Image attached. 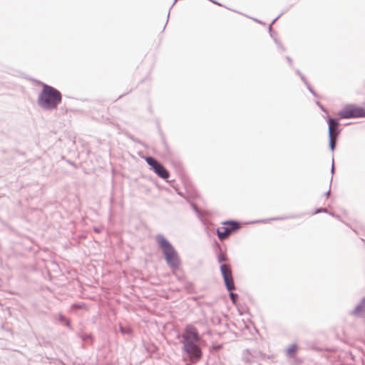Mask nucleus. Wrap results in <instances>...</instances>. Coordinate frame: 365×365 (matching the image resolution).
Returning <instances> with one entry per match:
<instances>
[{
    "instance_id": "obj_1",
    "label": "nucleus",
    "mask_w": 365,
    "mask_h": 365,
    "mask_svg": "<svg viewBox=\"0 0 365 365\" xmlns=\"http://www.w3.org/2000/svg\"><path fill=\"white\" fill-rule=\"evenodd\" d=\"M177 338L182 339L180 341L182 344V350L190 361L197 362L200 360L202 351L198 344L200 335L196 327L191 324L187 325L184 331L178 334Z\"/></svg>"
},
{
    "instance_id": "obj_2",
    "label": "nucleus",
    "mask_w": 365,
    "mask_h": 365,
    "mask_svg": "<svg viewBox=\"0 0 365 365\" xmlns=\"http://www.w3.org/2000/svg\"><path fill=\"white\" fill-rule=\"evenodd\" d=\"M42 90L38 93L37 103L39 107L45 110H52L58 108L62 101V94L56 88L38 81Z\"/></svg>"
},
{
    "instance_id": "obj_3",
    "label": "nucleus",
    "mask_w": 365,
    "mask_h": 365,
    "mask_svg": "<svg viewBox=\"0 0 365 365\" xmlns=\"http://www.w3.org/2000/svg\"><path fill=\"white\" fill-rule=\"evenodd\" d=\"M155 240L167 265L173 270L178 269L181 264V259L172 243L163 234H158Z\"/></svg>"
},
{
    "instance_id": "obj_4",
    "label": "nucleus",
    "mask_w": 365,
    "mask_h": 365,
    "mask_svg": "<svg viewBox=\"0 0 365 365\" xmlns=\"http://www.w3.org/2000/svg\"><path fill=\"white\" fill-rule=\"evenodd\" d=\"M220 273L227 290L229 292V297L234 304H237L239 295L232 292L235 289L234 278L232 276V269L230 264H221L220 265Z\"/></svg>"
},
{
    "instance_id": "obj_5",
    "label": "nucleus",
    "mask_w": 365,
    "mask_h": 365,
    "mask_svg": "<svg viewBox=\"0 0 365 365\" xmlns=\"http://www.w3.org/2000/svg\"><path fill=\"white\" fill-rule=\"evenodd\" d=\"M326 119L328 124L329 148L331 152H334L341 131L339 128L340 123L339 119L330 115H327Z\"/></svg>"
},
{
    "instance_id": "obj_6",
    "label": "nucleus",
    "mask_w": 365,
    "mask_h": 365,
    "mask_svg": "<svg viewBox=\"0 0 365 365\" xmlns=\"http://www.w3.org/2000/svg\"><path fill=\"white\" fill-rule=\"evenodd\" d=\"M337 115L341 119L365 118V108L354 103L346 104Z\"/></svg>"
},
{
    "instance_id": "obj_7",
    "label": "nucleus",
    "mask_w": 365,
    "mask_h": 365,
    "mask_svg": "<svg viewBox=\"0 0 365 365\" xmlns=\"http://www.w3.org/2000/svg\"><path fill=\"white\" fill-rule=\"evenodd\" d=\"M145 160L150 167V169L160 178L164 180H167L169 178V171L156 158L153 156H147Z\"/></svg>"
},
{
    "instance_id": "obj_8",
    "label": "nucleus",
    "mask_w": 365,
    "mask_h": 365,
    "mask_svg": "<svg viewBox=\"0 0 365 365\" xmlns=\"http://www.w3.org/2000/svg\"><path fill=\"white\" fill-rule=\"evenodd\" d=\"M350 314L357 318L365 319V297H363L355 308L350 312Z\"/></svg>"
},
{
    "instance_id": "obj_9",
    "label": "nucleus",
    "mask_w": 365,
    "mask_h": 365,
    "mask_svg": "<svg viewBox=\"0 0 365 365\" xmlns=\"http://www.w3.org/2000/svg\"><path fill=\"white\" fill-rule=\"evenodd\" d=\"M222 225H226L232 235L237 232L240 227V222L234 220H227L222 222Z\"/></svg>"
},
{
    "instance_id": "obj_10",
    "label": "nucleus",
    "mask_w": 365,
    "mask_h": 365,
    "mask_svg": "<svg viewBox=\"0 0 365 365\" xmlns=\"http://www.w3.org/2000/svg\"><path fill=\"white\" fill-rule=\"evenodd\" d=\"M216 234L217 235V237L220 240H223L227 239L230 235H231V232H230L229 229L225 226H223L220 228H217L216 230Z\"/></svg>"
},
{
    "instance_id": "obj_11",
    "label": "nucleus",
    "mask_w": 365,
    "mask_h": 365,
    "mask_svg": "<svg viewBox=\"0 0 365 365\" xmlns=\"http://www.w3.org/2000/svg\"><path fill=\"white\" fill-rule=\"evenodd\" d=\"M297 217V216L295 215H289V216H281V217H272V218H269V219L258 220L252 221L250 223L251 224H253V223H266V222H267L269 221H271V220H287V219H290V218L293 219V218H295Z\"/></svg>"
},
{
    "instance_id": "obj_12",
    "label": "nucleus",
    "mask_w": 365,
    "mask_h": 365,
    "mask_svg": "<svg viewBox=\"0 0 365 365\" xmlns=\"http://www.w3.org/2000/svg\"><path fill=\"white\" fill-rule=\"evenodd\" d=\"M143 346L147 353L149 354V356L152 357L158 351V347L153 343H143Z\"/></svg>"
},
{
    "instance_id": "obj_13",
    "label": "nucleus",
    "mask_w": 365,
    "mask_h": 365,
    "mask_svg": "<svg viewBox=\"0 0 365 365\" xmlns=\"http://www.w3.org/2000/svg\"><path fill=\"white\" fill-rule=\"evenodd\" d=\"M216 245L219 247L218 251L217 252V259L218 263L224 264L222 262L228 260V257L225 252L222 251L219 244L216 242Z\"/></svg>"
},
{
    "instance_id": "obj_14",
    "label": "nucleus",
    "mask_w": 365,
    "mask_h": 365,
    "mask_svg": "<svg viewBox=\"0 0 365 365\" xmlns=\"http://www.w3.org/2000/svg\"><path fill=\"white\" fill-rule=\"evenodd\" d=\"M298 349V345L297 344H292L287 349L286 354L289 358L294 357L297 354Z\"/></svg>"
},
{
    "instance_id": "obj_15",
    "label": "nucleus",
    "mask_w": 365,
    "mask_h": 365,
    "mask_svg": "<svg viewBox=\"0 0 365 365\" xmlns=\"http://www.w3.org/2000/svg\"><path fill=\"white\" fill-rule=\"evenodd\" d=\"M57 319L60 322L63 323L66 327L71 329V322L62 313L58 314Z\"/></svg>"
},
{
    "instance_id": "obj_16",
    "label": "nucleus",
    "mask_w": 365,
    "mask_h": 365,
    "mask_svg": "<svg viewBox=\"0 0 365 365\" xmlns=\"http://www.w3.org/2000/svg\"><path fill=\"white\" fill-rule=\"evenodd\" d=\"M81 340L87 343H93V337L92 334L88 333H83L78 335Z\"/></svg>"
},
{
    "instance_id": "obj_17",
    "label": "nucleus",
    "mask_w": 365,
    "mask_h": 365,
    "mask_svg": "<svg viewBox=\"0 0 365 365\" xmlns=\"http://www.w3.org/2000/svg\"><path fill=\"white\" fill-rule=\"evenodd\" d=\"M119 330L123 335H130L132 334V329L130 327H123L120 325Z\"/></svg>"
},
{
    "instance_id": "obj_18",
    "label": "nucleus",
    "mask_w": 365,
    "mask_h": 365,
    "mask_svg": "<svg viewBox=\"0 0 365 365\" xmlns=\"http://www.w3.org/2000/svg\"><path fill=\"white\" fill-rule=\"evenodd\" d=\"M160 134L161 135L162 144L163 145V148H164L165 152L167 153H170V148H169L168 144L167 143V142L165 140V138L163 134L161 132L160 133Z\"/></svg>"
},
{
    "instance_id": "obj_19",
    "label": "nucleus",
    "mask_w": 365,
    "mask_h": 365,
    "mask_svg": "<svg viewBox=\"0 0 365 365\" xmlns=\"http://www.w3.org/2000/svg\"><path fill=\"white\" fill-rule=\"evenodd\" d=\"M184 288L189 292H191L193 289V284L189 281L184 282Z\"/></svg>"
},
{
    "instance_id": "obj_20",
    "label": "nucleus",
    "mask_w": 365,
    "mask_h": 365,
    "mask_svg": "<svg viewBox=\"0 0 365 365\" xmlns=\"http://www.w3.org/2000/svg\"><path fill=\"white\" fill-rule=\"evenodd\" d=\"M72 308L75 309H84L86 307V304L84 303H74L72 304Z\"/></svg>"
},
{
    "instance_id": "obj_21",
    "label": "nucleus",
    "mask_w": 365,
    "mask_h": 365,
    "mask_svg": "<svg viewBox=\"0 0 365 365\" xmlns=\"http://www.w3.org/2000/svg\"><path fill=\"white\" fill-rule=\"evenodd\" d=\"M320 212H325V213H327L328 211L326 208H323V207H319V208H316L312 212V215H316V214H318V213H320Z\"/></svg>"
},
{
    "instance_id": "obj_22",
    "label": "nucleus",
    "mask_w": 365,
    "mask_h": 365,
    "mask_svg": "<svg viewBox=\"0 0 365 365\" xmlns=\"http://www.w3.org/2000/svg\"><path fill=\"white\" fill-rule=\"evenodd\" d=\"M295 72L300 77L301 80L304 82V83H307V80L305 78V76L302 73V72L299 69H296Z\"/></svg>"
},
{
    "instance_id": "obj_23",
    "label": "nucleus",
    "mask_w": 365,
    "mask_h": 365,
    "mask_svg": "<svg viewBox=\"0 0 365 365\" xmlns=\"http://www.w3.org/2000/svg\"><path fill=\"white\" fill-rule=\"evenodd\" d=\"M307 88V89L309 90V91L314 96V97H317V93L314 91V89L311 87L310 84L309 83V82L307 81V83H304Z\"/></svg>"
},
{
    "instance_id": "obj_24",
    "label": "nucleus",
    "mask_w": 365,
    "mask_h": 365,
    "mask_svg": "<svg viewBox=\"0 0 365 365\" xmlns=\"http://www.w3.org/2000/svg\"><path fill=\"white\" fill-rule=\"evenodd\" d=\"M268 31H269L270 36L272 38H276L277 32L273 30V29L271 27V26H269Z\"/></svg>"
},
{
    "instance_id": "obj_25",
    "label": "nucleus",
    "mask_w": 365,
    "mask_h": 365,
    "mask_svg": "<svg viewBox=\"0 0 365 365\" xmlns=\"http://www.w3.org/2000/svg\"><path fill=\"white\" fill-rule=\"evenodd\" d=\"M284 12H285V11H282V12H281V13H280V14H279L276 18H274V19L272 21L270 26H272V24H274L277 20H278V19H279L282 15H283V14H284Z\"/></svg>"
},
{
    "instance_id": "obj_26",
    "label": "nucleus",
    "mask_w": 365,
    "mask_h": 365,
    "mask_svg": "<svg viewBox=\"0 0 365 365\" xmlns=\"http://www.w3.org/2000/svg\"><path fill=\"white\" fill-rule=\"evenodd\" d=\"M317 105L319 107V108L324 113H327V110L325 109V108L321 104L320 102L317 101Z\"/></svg>"
},
{
    "instance_id": "obj_27",
    "label": "nucleus",
    "mask_w": 365,
    "mask_h": 365,
    "mask_svg": "<svg viewBox=\"0 0 365 365\" xmlns=\"http://www.w3.org/2000/svg\"><path fill=\"white\" fill-rule=\"evenodd\" d=\"M286 59H287V61H288L289 64L291 66H292V65H293V61H292V59L290 58V56H286Z\"/></svg>"
},
{
    "instance_id": "obj_28",
    "label": "nucleus",
    "mask_w": 365,
    "mask_h": 365,
    "mask_svg": "<svg viewBox=\"0 0 365 365\" xmlns=\"http://www.w3.org/2000/svg\"><path fill=\"white\" fill-rule=\"evenodd\" d=\"M14 153L16 154V155H22L24 156L25 155V153L22 151H20L19 150H14Z\"/></svg>"
},
{
    "instance_id": "obj_29",
    "label": "nucleus",
    "mask_w": 365,
    "mask_h": 365,
    "mask_svg": "<svg viewBox=\"0 0 365 365\" xmlns=\"http://www.w3.org/2000/svg\"><path fill=\"white\" fill-rule=\"evenodd\" d=\"M327 213H329L330 215H331L337 219H340V216L337 214H335L334 212H328Z\"/></svg>"
},
{
    "instance_id": "obj_30",
    "label": "nucleus",
    "mask_w": 365,
    "mask_h": 365,
    "mask_svg": "<svg viewBox=\"0 0 365 365\" xmlns=\"http://www.w3.org/2000/svg\"><path fill=\"white\" fill-rule=\"evenodd\" d=\"M192 208H193L194 211H195L197 215H199V214H200V212H199V210H198V209H197V206H196L195 204H192Z\"/></svg>"
},
{
    "instance_id": "obj_31",
    "label": "nucleus",
    "mask_w": 365,
    "mask_h": 365,
    "mask_svg": "<svg viewBox=\"0 0 365 365\" xmlns=\"http://www.w3.org/2000/svg\"><path fill=\"white\" fill-rule=\"evenodd\" d=\"M129 138L131 139L134 142H137L138 143H141V142L140 140H137L133 135H130L129 136Z\"/></svg>"
},
{
    "instance_id": "obj_32",
    "label": "nucleus",
    "mask_w": 365,
    "mask_h": 365,
    "mask_svg": "<svg viewBox=\"0 0 365 365\" xmlns=\"http://www.w3.org/2000/svg\"><path fill=\"white\" fill-rule=\"evenodd\" d=\"M331 174L333 175L334 173V158H332V165H331Z\"/></svg>"
},
{
    "instance_id": "obj_33",
    "label": "nucleus",
    "mask_w": 365,
    "mask_h": 365,
    "mask_svg": "<svg viewBox=\"0 0 365 365\" xmlns=\"http://www.w3.org/2000/svg\"><path fill=\"white\" fill-rule=\"evenodd\" d=\"M273 39L278 46L282 43L277 38H274Z\"/></svg>"
},
{
    "instance_id": "obj_34",
    "label": "nucleus",
    "mask_w": 365,
    "mask_h": 365,
    "mask_svg": "<svg viewBox=\"0 0 365 365\" xmlns=\"http://www.w3.org/2000/svg\"><path fill=\"white\" fill-rule=\"evenodd\" d=\"M279 48L282 51H285V48L284 47V46H283L282 43L279 46Z\"/></svg>"
},
{
    "instance_id": "obj_35",
    "label": "nucleus",
    "mask_w": 365,
    "mask_h": 365,
    "mask_svg": "<svg viewBox=\"0 0 365 365\" xmlns=\"http://www.w3.org/2000/svg\"><path fill=\"white\" fill-rule=\"evenodd\" d=\"M209 1H211V2H212V3H214V4H215L221 5L220 3H218V2H217V1H215V0H209Z\"/></svg>"
},
{
    "instance_id": "obj_36",
    "label": "nucleus",
    "mask_w": 365,
    "mask_h": 365,
    "mask_svg": "<svg viewBox=\"0 0 365 365\" xmlns=\"http://www.w3.org/2000/svg\"><path fill=\"white\" fill-rule=\"evenodd\" d=\"M253 20L256 22H258L259 24H262V22L261 21H259V19H253Z\"/></svg>"
},
{
    "instance_id": "obj_37",
    "label": "nucleus",
    "mask_w": 365,
    "mask_h": 365,
    "mask_svg": "<svg viewBox=\"0 0 365 365\" xmlns=\"http://www.w3.org/2000/svg\"><path fill=\"white\" fill-rule=\"evenodd\" d=\"M68 163L74 167H76V164L73 163V162H71V161H68Z\"/></svg>"
},
{
    "instance_id": "obj_38",
    "label": "nucleus",
    "mask_w": 365,
    "mask_h": 365,
    "mask_svg": "<svg viewBox=\"0 0 365 365\" xmlns=\"http://www.w3.org/2000/svg\"><path fill=\"white\" fill-rule=\"evenodd\" d=\"M329 194H330V191L329 190V191H327V192H326L324 193V195H325V196H327V197H328V196L329 195Z\"/></svg>"
},
{
    "instance_id": "obj_39",
    "label": "nucleus",
    "mask_w": 365,
    "mask_h": 365,
    "mask_svg": "<svg viewBox=\"0 0 365 365\" xmlns=\"http://www.w3.org/2000/svg\"><path fill=\"white\" fill-rule=\"evenodd\" d=\"M170 11V9H169V11H168V18H167V22L168 21V19H169Z\"/></svg>"
},
{
    "instance_id": "obj_40",
    "label": "nucleus",
    "mask_w": 365,
    "mask_h": 365,
    "mask_svg": "<svg viewBox=\"0 0 365 365\" xmlns=\"http://www.w3.org/2000/svg\"><path fill=\"white\" fill-rule=\"evenodd\" d=\"M191 363H187L185 364V365H192V363H194L193 361H190Z\"/></svg>"
},
{
    "instance_id": "obj_41",
    "label": "nucleus",
    "mask_w": 365,
    "mask_h": 365,
    "mask_svg": "<svg viewBox=\"0 0 365 365\" xmlns=\"http://www.w3.org/2000/svg\"><path fill=\"white\" fill-rule=\"evenodd\" d=\"M178 0H174V2L173 4V5L171 6L170 9L173 6V5L177 2Z\"/></svg>"
},
{
    "instance_id": "obj_42",
    "label": "nucleus",
    "mask_w": 365,
    "mask_h": 365,
    "mask_svg": "<svg viewBox=\"0 0 365 365\" xmlns=\"http://www.w3.org/2000/svg\"><path fill=\"white\" fill-rule=\"evenodd\" d=\"M94 231L96 232H99V229L98 228H95Z\"/></svg>"
},
{
    "instance_id": "obj_43",
    "label": "nucleus",
    "mask_w": 365,
    "mask_h": 365,
    "mask_svg": "<svg viewBox=\"0 0 365 365\" xmlns=\"http://www.w3.org/2000/svg\"><path fill=\"white\" fill-rule=\"evenodd\" d=\"M350 124H351V123H346V125H350Z\"/></svg>"
}]
</instances>
